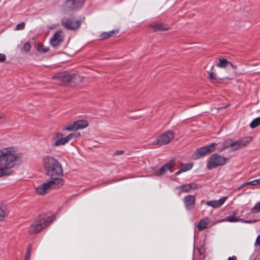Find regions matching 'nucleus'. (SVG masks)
Here are the masks:
<instances>
[{"label": "nucleus", "mask_w": 260, "mask_h": 260, "mask_svg": "<svg viewBox=\"0 0 260 260\" xmlns=\"http://www.w3.org/2000/svg\"><path fill=\"white\" fill-rule=\"evenodd\" d=\"M177 188L181 189L184 192H189L191 190H194L197 188V186L196 184L191 183L188 184H185L181 186L178 187Z\"/></svg>", "instance_id": "19"}, {"label": "nucleus", "mask_w": 260, "mask_h": 260, "mask_svg": "<svg viewBox=\"0 0 260 260\" xmlns=\"http://www.w3.org/2000/svg\"><path fill=\"white\" fill-rule=\"evenodd\" d=\"M175 134L171 131H168L162 133L152 143L153 145H164L169 143L174 138Z\"/></svg>", "instance_id": "7"}, {"label": "nucleus", "mask_w": 260, "mask_h": 260, "mask_svg": "<svg viewBox=\"0 0 260 260\" xmlns=\"http://www.w3.org/2000/svg\"><path fill=\"white\" fill-rule=\"evenodd\" d=\"M25 23L24 22H21L17 24L16 26V29L17 30H22L24 28Z\"/></svg>", "instance_id": "33"}, {"label": "nucleus", "mask_w": 260, "mask_h": 260, "mask_svg": "<svg viewBox=\"0 0 260 260\" xmlns=\"http://www.w3.org/2000/svg\"><path fill=\"white\" fill-rule=\"evenodd\" d=\"M251 212L254 214L260 212V202L255 204V205L251 209Z\"/></svg>", "instance_id": "29"}, {"label": "nucleus", "mask_w": 260, "mask_h": 260, "mask_svg": "<svg viewBox=\"0 0 260 260\" xmlns=\"http://www.w3.org/2000/svg\"><path fill=\"white\" fill-rule=\"evenodd\" d=\"M63 131H77L76 127V124L75 122L70 123L66 126H64L62 128Z\"/></svg>", "instance_id": "27"}, {"label": "nucleus", "mask_w": 260, "mask_h": 260, "mask_svg": "<svg viewBox=\"0 0 260 260\" xmlns=\"http://www.w3.org/2000/svg\"><path fill=\"white\" fill-rule=\"evenodd\" d=\"M21 156L22 154L13 147L0 149V178L11 174L12 169L20 163Z\"/></svg>", "instance_id": "1"}, {"label": "nucleus", "mask_w": 260, "mask_h": 260, "mask_svg": "<svg viewBox=\"0 0 260 260\" xmlns=\"http://www.w3.org/2000/svg\"><path fill=\"white\" fill-rule=\"evenodd\" d=\"M260 124V117H257L254 119L250 124V126L252 128H254Z\"/></svg>", "instance_id": "28"}, {"label": "nucleus", "mask_w": 260, "mask_h": 260, "mask_svg": "<svg viewBox=\"0 0 260 260\" xmlns=\"http://www.w3.org/2000/svg\"><path fill=\"white\" fill-rule=\"evenodd\" d=\"M257 185L260 184V178L255 180Z\"/></svg>", "instance_id": "45"}, {"label": "nucleus", "mask_w": 260, "mask_h": 260, "mask_svg": "<svg viewBox=\"0 0 260 260\" xmlns=\"http://www.w3.org/2000/svg\"><path fill=\"white\" fill-rule=\"evenodd\" d=\"M175 165L174 161H170L168 164L164 165L158 171H155V174L156 175H160L166 173L167 171L170 170Z\"/></svg>", "instance_id": "17"}, {"label": "nucleus", "mask_w": 260, "mask_h": 260, "mask_svg": "<svg viewBox=\"0 0 260 260\" xmlns=\"http://www.w3.org/2000/svg\"><path fill=\"white\" fill-rule=\"evenodd\" d=\"M214 223H212L210 221L209 218L205 217L200 221L198 225V229L199 231H201L205 229L211 228L214 225Z\"/></svg>", "instance_id": "14"}, {"label": "nucleus", "mask_w": 260, "mask_h": 260, "mask_svg": "<svg viewBox=\"0 0 260 260\" xmlns=\"http://www.w3.org/2000/svg\"><path fill=\"white\" fill-rule=\"evenodd\" d=\"M210 78L213 80H216V75L214 73L210 72L209 73Z\"/></svg>", "instance_id": "34"}, {"label": "nucleus", "mask_w": 260, "mask_h": 260, "mask_svg": "<svg viewBox=\"0 0 260 260\" xmlns=\"http://www.w3.org/2000/svg\"><path fill=\"white\" fill-rule=\"evenodd\" d=\"M193 166L192 163H188L182 165L181 168L176 173V175H179L182 172L190 170Z\"/></svg>", "instance_id": "22"}, {"label": "nucleus", "mask_w": 260, "mask_h": 260, "mask_svg": "<svg viewBox=\"0 0 260 260\" xmlns=\"http://www.w3.org/2000/svg\"><path fill=\"white\" fill-rule=\"evenodd\" d=\"M218 60L219 62L217 63L216 66L220 68L225 69L230 63V62L225 58H220Z\"/></svg>", "instance_id": "21"}, {"label": "nucleus", "mask_w": 260, "mask_h": 260, "mask_svg": "<svg viewBox=\"0 0 260 260\" xmlns=\"http://www.w3.org/2000/svg\"><path fill=\"white\" fill-rule=\"evenodd\" d=\"M228 160L225 157L217 153L212 154L207 160V168L211 170L224 165Z\"/></svg>", "instance_id": "5"}, {"label": "nucleus", "mask_w": 260, "mask_h": 260, "mask_svg": "<svg viewBox=\"0 0 260 260\" xmlns=\"http://www.w3.org/2000/svg\"><path fill=\"white\" fill-rule=\"evenodd\" d=\"M184 201L187 209H192L194 205L195 197L191 195L186 196L184 198Z\"/></svg>", "instance_id": "16"}, {"label": "nucleus", "mask_w": 260, "mask_h": 260, "mask_svg": "<svg viewBox=\"0 0 260 260\" xmlns=\"http://www.w3.org/2000/svg\"><path fill=\"white\" fill-rule=\"evenodd\" d=\"M63 32L61 30H59L51 38L50 41V44L52 47H56L63 41Z\"/></svg>", "instance_id": "12"}, {"label": "nucleus", "mask_w": 260, "mask_h": 260, "mask_svg": "<svg viewBox=\"0 0 260 260\" xmlns=\"http://www.w3.org/2000/svg\"><path fill=\"white\" fill-rule=\"evenodd\" d=\"M151 26L155 31L166 30L169 29L167 25L162 23H154L151 24Z\"/></svg>", "instance_id": "20"}, {"label": "nucleus", "mask_w": 260, "mask_h": 260, "mask_svg": "<svg viewBox=\"0 0 260 260\" xmlns=\"http://www.w3.org/2000/svg\"><path fill=\"white\" fill-rule=\"evenodd\" d=\"M31 253H26L25 255V260H29Z\"/></svg>", "instance_id": "39"}, {"label": "nucleus", "mask_w": 260, "mask_h": 260, "mask_svg": "<svg viewBox=\"0 0 260 260\" xmlns=\"http://www.w3.org/2000/svg\"><path fill=\"white\" fill-rule=\"evenodd\" d=\"M80 136L79 133H73L64 137L61 133H55L53 137V145L59 146L64 145L73 139H75Z\"/></svg>", "instance_id": "4"}, {"label": "nucleus", "mask_w": 260, "mask_h": 260, "mask_svg": "<svg viewBox=\"0 0 260 260\" xmlns=\"http://www.w3.org/2000/svg\"><path fill=\"white\" fill-rule=\"evenodd\" d=\"M247 185H248V182H245V183H243V184H242L240 187H239L238 189H240L242 188H243V187H245L246 186H247Z\"/></svg>", "instance_id": "40"}, {"label": "nucleus", "mask_w": 260, "mask_h": 260, "mask_svg": "<svg viewBox=\"0 0 260 260\" xmlns=\"http://www.w3.org/2000/svg\"><path fill=\"white\" fill-rule=\"evenodd\" d=\"M115 32V30L110 31L109 32H105L102 34L101 38L103 39L108 38L111 37Z\"/></svg>", "instance_id": "30"}, {"label": "nucleus", "mask_w": 260, "mask_h": 260, "mask_svg": "<svg viewBox=\"0 0 260 260\" xmlns=\"http://www.w3.org/2000/svg\"><path fill=\"white\" fill-rule=\"evenodd\" d=\"M227 199L226 197H224L218 200H211L207 202L206 204L213 208H218L221 207Z\"/></svg>", "instance_id": "15"}, {"label": "nucleus", "mask_w": 260, "mask_h": 260, "mask_svg": "<svg viewBox=\"0 0 260 260\" xmlns=\"http://www.w3.org/2000/svg\"><path fill=\"white\" fill-rule=\"evenodd\" d=\"M254 245L255 246L257 245L260 246V234L257 236Z\"/></svg>", "instance_id": "35"}, {"label": "nucleus", "mask_w": 260, "mask_h": 260, "mask_svg": "<svg viewBox=\"0 0 260 260\" xmlns=\"http://www.w3.org/2000/svg\"><path fill=\"white\" fill-rule=\"evenodd\" d=\"M229 65L231 66L232 68H233L234 69H237V66L233 64L232 62H230V63H229Z\"/></svg>", "instance_id": "42"}, {"label": "nucleus", "mask_w": 260, "mask_h": 260, "mask_svg": "<svg viewBox=\"0 0 260 260\" xmlns=\"http://www.w3.org/2000/svg\"><path fill=\"white\" fill-rule=\"evenodd\" d=\"M6 59V56L4 54L0 53V62L3 61Z\"/></svg>", "instance_id": "37"}, {"label": "nucleus", "mask_w": 260, "mask_h": 260, "mask_svg": "<svg viewBox=\"0 0 260 260\" xmlns=\"http://www.w3.org/2000/svg\"><path fill=\"white\" fill-rule=\"evenodd\" d=\"M232 140L228 139L224 141L221 147H219L218 149L220 151H222L227 148H231L232 147Z\"/></svg>", "instance_id": "25"}, {"label": "nucleus", "mask_w": 260, "mask_h": 260, "mask_svg": "<svg viewBox=\"0 0 260 260\" xmlns=\"http://www.w3.org/2000/svg\"><path fill=\"white\" fill-rule=\"evenodd\" d=\"M55 217L50 214H43L40 215L31 224L29 228L30 234H36L41 232L42 230L49 226L54 220Z\"/></svg>", "instance_id": "3"}, {"label": "nucleus", "mask_w": 260, "mask_h": 260, "mask_svg": "<svg viewBox=\"0 0 260 260\" xmlns=\"http://www.w3.org/2000/svg\"><path fill=\"white\" fill-rule=\"evenodd\" d=\"M80 21L64 18L62 20V24L66 28L70 29H75L78 28L80 26Z\"/></svg>", "instance_id": "11"}, {"label": "nucleus", "mask_w": 260, "mask_h": 260, "mask_svg": "<svg viewBox=\"0 0 260 260\" xmlns=\"http://www.w3.org/2000/svg\"><path fill=\"white\" fill-rule=\"evenodd\" d=\"M53 78L60 83H69L72 81V74L66 72L57 73L54 75Z\"/></svg>", "instance_id": "13"}, {"label": "nucleus", "mask_w": 260, "mask_h": 260, "mask_svg": "<svg viewBox=\"0 0 260 260\" xmlns=\"http://www.w3.org/2000/svg\"><path fill=\"white\" fill-rule=\"evenodd\" d=\"M42 164L47 175L57 182L58 185H63V180L61 178L63 170L61 164L54 157L49 155L43 157Z\"/></svg>", "instance_id": "2"}, {"label": "nucleus", "mask_w": 260, "mask_h": 260, "mask_svg": "<svg viewBox=\"0 0 260 260\" xmlns=\"http://www.w3.org/2000/svg\"><path fill=\"white\" fill-rule=\"evenodd\" d=\"M238 214V211L237 210H235L233 212V215H234L235 216H236V215H237Z\"/></svg>", "instance_id": "44"}, {"label": "nucleus", "mask_w": 260, "mask_h": 260, "mask_svg": "<svg viewBox=\"0 0 260 260\" xmlns=\"http://www.w3.org/2000/svg\"><path fill=\"white\" fill-rule=\"evenodd\" d=\"M75 84H78L82 81V78L78 74H72V81Z\"/></svg>", "instance_id": "26"}, {"label": "nucleus", "mask_w": 260, "mask_h": 260, "mask_svg": "<svg viewBox=\"0 0 260 260\" xmlns=\"http://www.w3.org/2000/svg\"><path fill=\"white\" fill-rule=\"evenodd\" d=\"M248 185H252V186H256L257 185L256 182L255 180H252L251 181L247 182Z\"/></svg>", "instance_id": "36"}, {"label": "nucleus", "mask_w": 260, "mask_h": 260, "mask_svg": "<svg viewBox=\"0 0 260 260\" xmlns=\"http://www.w3.org/2000/svg\"><path fill=\"white\" fill-rule=\"evenodd\" d=\"M216 145V143H213L210 145L197 149L192 155L193 158L197 159L207 153L213 151Z\"/></svg>", "instance_id": "9"}, {"label": "nucleus", "mask_w": 260, "mask_h": 260, "mask_svg": "<svg viewBox=\"0 0 260 260\" xmlns=\"http://www.w3.org/2000/svg\"><path fill=\"white\" fill-rule=\"evenodd\" d=\"M31 245H28L27 248V249H26V253H31Z\"/></svg>", "instance_id": "38"}, {"label": "nucleus", "mask_w": 260, "mask_h": 260, "mask_svg": "<svg viewBox=\"0 0 260 260\" xmlns=\"http://www.w3.org/2000/svg\"><path fill=\"white\" fill-rule=\"evenodd\" d=\"M123 153V151L122 150H118L117 151H116V152L115 153V155H120V154H121Z\"/></svg>", "instance_id": "41"}, {"label": "nucleus", "mask_w": 260, "mask_h": 260, "mask_svg": "<svg viewBox=\"0 0 260 260\" xmlns=\"http://www.w3.org/2000/svg\"><path fill=\"white\" fill-rule=\"evenodd\" d=\"M76 129H83L88 126V123L85 120H78L75 121Z\"/></svg>", "instance_id": "24"}, {"label": "nucleus", "mask_w": 260, "mask_h": 260, "mask_svg": "<svg viewBox=\"0 0 260 260\" xmlns=\"http://www.w3.org/2000/svg\"><path fill=\"white\" fill-rule=\"evenodd\" d=\"M229 221L231 222H242L243 223H251L252 221L251 220H244L243 219H241L239 217H236L234 215H230L226 217L225 219L220 221Z\"/></svg>", "instance_id": "18"}, {"label": "nucleus", "mask_w": 260, "mask_h": 260, "mask_svg": "<svg viewBox=\"0 0 260 260\" xmlns=\"http://www.w3.org/2000/svg\"><path fill=\"white\" fill-rule=\"evenodd\" d=\"M7 215L8 212L5 207L2 204H0V222L4 221Z\"/></svg>", "instance_id": "23"}, {"label": "nucleus", "mask_w": 260, "mask_h": 260, "mask_svg": "<svg viewBox=\"0 0 260 260\" xmlns=\"http://www.w3.org/2000/svg\"><path fill=\"white\" fill-rule=\"evenodd\" d=\"M30 45L29 43H25L23 46V49L25 52H27L30 50Z\"/></svg>", "instance_id": "32"}, {"label": "nucleus", "mask_w": 260, "mask_h": 260, "mask_svg": "<svg viewBox=\"0 0 260 260\" xmlns=\"http://www.w3.org/2000/svg\"><path fill=\"white\" fill-rule=\"evenodd\" d=\"M4 117V114L2 113H0V120L2 118H3Z\"/></svg>", "instance_id": "46"}, {"label": "nucleus", "mask_w": 260, "mask_h": 260, "mask_svg": "<svg viewBox=\"0 0 260 260\" xmlns=\"http://www.w3.org/2000/svg\"><path fill=\"white\" fill-rule=\"evenodd\" d=\"M251 141L252 138L250 137H245L237 141H234L232 140L231 150L232 151H236L237 150L240 149L248 145Z\"/></svg>", "instance_id": "10"}, {"label": "nucleus", "mask_w": 260, "mask_h": 260, "mask_svg": "<svg viewBox=\"0 0 260 260\" xmlns=\"http://www.w3.org/2000/svg\"><path fill=\"white\" fill-rule=\"evenodd\" d=\"M38 50L39 51L41 52H44V53L47 52L49 51L48 48L45 47L43 45H38Z\"/></svg>", "instance_id": "31"}, {"label": "nucleus", "mask_w": 260, "mask_h": 260, "mask_svg": "<svg viewBox=\"0 0 260 260\" xmlns=\"http://www.w3.org/2000/svg\"><path fill=\"white\" fill-rule=\"evenodd\" d=\"M63 185H58L57 182L51 179L47 182L39 185L36 189V192L40 195L47 193L51 189L59 188Z\"/></svg>", "instance_id": "6"}, {"label": "nucleus", "mask_w": 260, "mask_h": 260, "mask_svg": "<svg viewBox=\"0 0 260 260\" xmlns=\"http://www.w3.org/2000/svg\"><path fill=\"white\" fill-rule=\"evenodd\" d=\"M85 0H67L64 5L66 12L75 11L81 8Z\"/></svg>", "instance_id": "8"}, {"label": "nucleus", "mask_w": 260, "mask_h": 260, "mask_svg": "<svg viewBox=\"0 0 260 260\" xmlns=\"http://www.w3.org/2000/svg\"><path fill=\"white\" fill-rule=\"evenodd\" d=\"M236 257L234 256H232V257H230L228 260H236Z\"/></svg>", "instance_id": "43"}]
</instances>
